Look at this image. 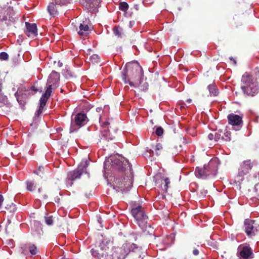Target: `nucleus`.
<instances>
[{
  "mask_svg": "<svg viewBox=\"0 0 259 259\" xmlns=\"http://www.w3.org/2000/svg\"><path fill=\"white\" fill-rule=\"evenodd\" d=\"M48 98H47L44 96H41L39 100V106L44 107L46 106Z\"/></svg>",
  "mask_w": 259,
  "mask_h": 259,
  "instance_id": "f704fd0d",
  "label": "nucleus"
},
{
  "mask_svg": "<svg viewBox=\"0 0 259 259\" xmlns=\"http://www.w3.org/2000/svg\"><path fill=\"white\" fill-rule=\"evenodd\" d=\"M143 76L142 68L137 63H127L122 72V80L132 87L139 86Z\"/></svg>",
  "mask_w": 259,
  "mask_h": 259,
  "instance_id": "f03ea898",
  "label": "nucleus"
},
{
  "mask_svg": "<svg viewBox=\"0 0 259 259\" xmlns=\"http://www.w3.org/2000/svg\"><path fill=\"white\" fill-rule=\"evenodd\" d=\"M25 25L26 27V34L28 36L33 37L37 35V29L36 24L25 22Z\"/></svg>",
  "mask_w": 259,
  "mask_h": 259,
  "instance_id": "2eb2a0df",
  "label": "nucleus"
},
{
  "mask_svg": "<svg viewBox=\"0 0 259 259\" xmlns=\"http://www.w3.org/2000/svg\"><path fill=\"white\" fill-rule=\"evenodd\" d=\"M44 108V107H41L40 106H39V109L36 111V115L37 116H39L41 114V113L42 112Z\"/></svg>",
  "mask_w": 259,
  "mask_h": 259,
  "instance_id": "79ce46f5",
  "label": "nucleus"
},
{
  "mask_svg": "<svg viewBox=\"0 0 259 259\" xmlns=\"http://www.w3.org/2000/svg\"><path fill=\"white\" fill-rule=\"evenodd\" d=\"M111 167L113 168L123 171L125 176L123 179L120 178L115 179L113 184L114 188H117V191H128L132 187L134 181V175L132 169V166L128 161L123 159L120 160L115 156L110 158Z\"/></svg>",
  "mask_w": 259,
  "mask_h": 259,
  "instance_id": "f257e3e1",
  "label": "nucleus"
},
{
  "mask_svg": "<svg viewBox=\"0 0 259 259\" xmlns=\"http://www.w3.org/2000/svg\"><path fill=\"white\" fill-rule=\"evenodd\" d=\"M6 208L9 210L10 212L13 211L16 209V206L13 203L11 202L10 204H7L5 207Z\"/></svg>",
  "mask_w": 259,
  "mask_h": 259,
  "instance_id": "e433bc0d",
  "label": "nucleus"
},
{
  "mask_svg": "<svg viewBox=\"0 0 259 259\" xmlns=\"http://www.w3.org/2000/svg\"><path fill=\"white\" fill-rule=\"evenodd\" d=\"M102 136L100 137V139L99 140L100 143H102L103 144H105L106 141L108 142L109 140H112L113 138L111 137L110 136V134L108 129L104 130L102 132L101 134Z\"/></svg>",
  "mask_w": 259,
  "mask_h": 259,
  "instance_id": "6ab92c4d",
  "label": "nucleus"
},
{
  "mask_svg": "<svg viewBox=\"0 0 259 259\" xmlns=\"http://www.w3.org/2000/svg\"><path fill=\"white\" fill-rule=\"evenodd\" d=\"M3 89V84L2 83L1 80H0V92H2Z\"/></svg>",
  "mask_w": 259,
  "mask_h": 259,
  "instance_id": "09e8293b",
  "label": "nucleus"
},
{
  "mask_svg": "<svg viewBox=\"0 0 259 259\" xmlns=\"http://www.w3.org/2000/svg\"><path fill=\"white\" fill-rule=\"evenodd\" d=\"M138 225L144 232L150 235L153 234V229L151 227V225L147 223V220L143 222L142 225L138 224Z\"/></svg>",
  "mask_w": 259,
  "mask_h": 259,
  "instance_id": "a211bd4d",
  "label": "nucleus"
},
{
  "mask_svg": "<svg viewBox=\"0 0 259 259\" xmlns=\"http://www.w3.org/2000/svg\"><path fill=\"white\" fill-rule=\"evenodd\" d=\"M60 80V74L59 73L53 71L50 74L47 82L49 84H53V87L56 88Z\"/></svg>",
  "mask_w": 259,
  "mask_h": 259,
  "instance_id": "dca6fc26",
  "label": "nucleus"
},
{
  "mask_svg": "<svg viewBox=\"0 0 259 259\" xmlns=\"http://www.w3.org/2000/svg\"><path fill=\"white\" fill-rule=\"evenodd\" d=\"M34 173L40 177H42L45 173V168L43 166H40L37 169L34 171Z\"/></svg>",
  "mask_w": 259,
  "mask_h": 259,
  "instance_id": "2f4dec72",
  "label": "nucleus"
},
{
  "mask_svg": "<svg viewBox=\"0 0 259 259\" xmlns=\"http://www.w3.org/2000/svg\"><path fill=\"white\" fill-rule=\"evenodd\" d=\"M208 89L210 96H217L219 95V91L217 86L214 84H209Z\"/></svg>",
  "mask_w": 259,
  "mask_h": 259,
  "instance_id": "b1692460",
  "label": "nucleus"
},
{
  "mask_svg": "<svg viewBox=\"0 0 259 259\" xmlns=\"http://www.w3.org/2000/svg\"><path fill=\"white\" fill-rule=\"evenodd\" d=\"M88 121L87 115L83 113H79L76 114L74 118V123L80 127L84 125Z\"/></svg>",
  "mask_w": 259,
  "mask_h": 259,
  "instance_id": "f3484780",
  "label": "nucleus"
},
{
  "mask_svg": "<svg viewBox=\"0 0 259 259\" xmlns=\"http://www.w3.org/2000/svg\"><path fill=\"white\" fill-rule=\"evenodd\" d=\"M89 20L85 19V21H83L80 23L79 26V30L76 28L77 33L80 36H87L91 32V30L89 26Z\"/></svg>",
  "mask_w": 259,
  "mask_h": 259,
  "instance_id": "ddd939ff",
  "label": "nucleus"
},
{
  "mask_svg": "<svg viewBox=\"0 0 259 259\" xmlns=\"http://www.w3.org/2000/svg\"><path fill=\"white\" fill-rule=\"evenodd\" d=\"M98 4L99 3L95 2V0H85L83 6L88 11H90L92 9L96 8Z\"/></svg>",
  "mask_w": 259,
  "mask_h": 259,
  "instance_id": "412c9836",
  "label": "nucleus"
},
{
  "mask_svg": "<svg viewBox=\"0 0 259 259\" xmlns=\"http://www.w3.org/2000/svg\"><path fill=\"white\" fill-rule=\"evenodd\" d=\"M132 209L131 213L133 217L135 218L137 223L138 224L142 225V222L146 221L148 217L145 213L144 208L142 206L136 203L135 202L131 204Z\"/></svg>",
  "mask_w": 259,
  "mask_h": 259,
  "instance_id": "0eeeda50",
  "label": "nucleus"
},
{
  "mask_svg": "<svg viewBox=\"0 0 259 259\" xmlns=\"http://www.w3.org/2000/svg\"><path fill=\"white\" fill-rule=\"evenodd\" d=\"M90 59L93 63H97L100 62V57L97 54H93L90 57Z\"/></svg>",
  "mask_w": 259,
  "mask_h": 259,
  "instance_id": "7c9ffc66",
  "label": "nucleus"
},
{
  "mask_svg": "<svg viewBox=\"0 0 259 259\" xmlns=\"http://www.w3.org/2000/svg\"><path fill=\"white\" fill-rule=\"evenodd\" d=\"M113 32L115 35L118 37H122L123 33H122V29L120 27H114Z\"/></svg>",
  "mask_w": 259,
  "mask_h": 259,
  "instance_id": "a878e982",
  "label": "nucleus"
},
{
  "mask_svg": "<svg viewBox=\"0 0 259 259\" xmlns=\"http://www.w3.org/2000/svg\"><path fill=\"white\" fill-rule=\"evenodd\" d=\"M227 118L230 124L236 127V130H238L242 127L243 121L241 116L231 113L228 115Z\"/></svg>",
  "mask_w": 259,
  "mask_h": 259,
  "instance_id": "9b49d317",
  "label": "nucleus"
},
{
  "mask_svg": "<svg viewBox=\"0 0 259 259\" xmlns=\"http://www.w3.org/2000/svg\"><path fill=\"white\" fill-rule=\"evenodd\" d=\"M208 138L209 139V140H214V135H213V134L212 133H210L208 135Z\"/></svg>",
  "mask_w": 259,
  "mask_h": 259,
  "instance_id": "c03bdc74",
  "label": "nucleus"
},
{
  "mask_svg": "<svg viewBox=\"0 0 259 259\" xmlns=\"http://www.w3.org/2000/svg\"><path fill=\"white\" fill-rule=\"evenodd\" d=\"M89 165V161L87 159L82 160L75 170L69 171L66 179V185L72 186L74 181L80 179L83 173H87V168Z\"/></svg>",
  "mask_w": 259,
  "mask_h": 259,
  "instance_id": "423d86ee",
  "label": "nucleus"
},
{
  "mask_svg": "<svg viewBox=\"0 0 259 259\" xmlns=\"http://www.w3.org/2000/svg\"><path fill=\"white\" fill-rule=\"evenodd\" d=\"M3 201L4 197L2 195L0 194V207L2 206Z\"/></svg>",
  "mask_w": 259,
  "mask_h": 259,
  "instance_id": "49530a36",
  "label": "nucleus"
},
{
  "mask_svg": "<svg viewBox=\"0 0 259 259\" xmlns=\"http://www.w3.org/2000/svg\"><path fill=\"white\" fill-rule=\"evenodd\" d=\"M28 249L32 255H35L38 252L37 247L34 245H30Z\"/></svg>",
  "mask_w": 259,
  "mask_h": 259,
  "instance_id": "473e14b6",
  "label": "nucleus"
},
{
  "mask_svg": "<svg viewBox=\"0 0 259 259\" xmlns=\"http://www.w3.org/2000/svg\"><path fill=\"white\" fill-rule=\"evenodd\" d=\"M240 249V255L243 259H249L253 257L252 249L249 246H239Z\"/></svg>",
  "mask_w": 259,
  "mask_h": 259,
  "instance_id": "4468645a",
  "label": "nucleus"
},
{
  "mask_svg": "<svg viewBox=\"0 0 259 259\" xmlns=\"http://www.w3.org/2000/svg\"><path fill=\"white\" fill-rule=\"evenodd\" d=\"M155 133L158 136H162L163 134V128L161 126L158 127L156 130Z\"/></svg>",
  "mask_w": 259,
  "mask_h": 259,
  "instance_id": "ea45409f",
  "label": "nucleus"
},
{
  "mask_svg": "<svg viewBox=\"0 0 259 259\" xmlns=\"http://www.w3.org/2000/svg\"><path fill=\"white\" fill-rule=\"evenodd\" d=\"M145 84H146V89H147L148 84H147V83L146 82L145 83Z\"/></svg>",
  "mask_w": 259,
  "mask_h": 259,
  "instance_id": "864d4df0",
  "label": "nucleus"
},
{
  "mask_svg": "<svg viewBox=\"0 0 259 259\" xmlns=\"http://www.w3.org/2000/svg\"><path fill=\"white\" fill-rule=\"evenodd\" d=\"M223 131L222 130H219L218 132H215L214 134V141H223Z\"/></svg>",
  "mask_w": 259,
  "mask_h": 259,
  "instance_id": "c85d7f7f",
  "label": "nucleus"
},
{
  "mask_svg": "<svg viewBox=\"0 0 259 259\" xmlns=\"http://www.w3.org/2000/svg\"><path fill=\"white\" fill-rule=\"evenodd\" d=\"M31 90L34 91H37V90L35 88V87L34 86L31 87Z\"/></svg>",
  "mask_w": 259,
  "mask_h": 259,
  "instance_id": "8fccbe9b",
  "label": "nucleus"
},
{
  "mask_svg": "<svg viewBox=\"0 0 259 259\" xmlns=\"http://www.w3.org/2000/svg\"><path fill=\"white\" fill-rule=\"evenodd\" d=\"M219 163L218 159H211L207 164H204L202 167H197L196 176L200 178H205L212 175H215L218 169Z\"/></svg>",
  "mask_w": 259,
  "mask_h": 259,
  "instance_id": "39448f33",
  "label": "nucleus"
},
{
  "mask_svg": "<svg viewBox=\"0 0 259 259\" xmlns=\"http://www.w3.org/2000/svg\"><path fill=\"white\" fill-rule=\"evenodd\" d=\"M187 101H188L189 103H191V101H192V100H191V99H188V100H187Z\"/></svg>",
  "mask_w": 259,
  "mask_h": 259,
  "instance_id": "603ef678",
  "label": "nucleus"
},
{
  "mask_svg": "<svg viewBox=\"0 0 259 259\" xmlns=\"http://www.w3.org/2000/svg\"><path fill=\"white\" fill-rule=\"evenodd\" d=\"M257 175H258V179H259V172L258 173Z\"/></svg>",
  "mask_w": 259,
  "mask_h": 259,
  "instance_id": "5fc2aeb1",
  "label": "nucleus"
},
{
  "mask_svg": "<svg viewBox=\"0 0 259 259\" xmlns=\"http://www.w3.org/2000/svg\"><path fill=\"white\" fill-rule=\"evenodd\" d=\"M255 164V162L254 161H251L250 159L244 160L241 163L239 168L238 175L242 177L249 174L250 170Z\"/></svg>",
  "mask_w": 259,
  "mask_h": 259,
  "instance_id": "9d476101",
  "label": "nucleus"
},
{
  "mask_svg": "<svg viewBox=\"0 0 259 259\" xmlns=\"http://www.w3.org/2000/svg\"><path fill=\"white\" fill-rule=\"evenodd\" d=\"M38 193H39L40 194H41V196H40V197L41 198H43V199H47L48 198V196L46 194H41V192H42V189L40 188H39L38 189Z\"/></svg>",
  "mask_w": 259,
  "mask_h": 259,
  "instance_id": "a19ab883",
  "label": "nucleus"
},
{
  "mask_svg": "<svg viewBox=\"0 0 259 259\" xmlns=\"http://www.w3.org/2000/svg\"><path fill=\"white\" fill-rule=\"evenodd\" d=\"M9 58L8 54L5 52L0 53V59L2 60H7Z\"/></svg>",
  "mask_w": 259,
  "mask_h": 259,
  "instance_id": "4c0bfd02",
  "label": "nucleus"
},
{
  "mask_svg": "<svg viewBox=\"0 0 259 259\" xmlns=\"http://www.w3.org/2000/svg\"><path fill=\"white\" fill-rule=\"evenodd\" d=\"M26 189L28 191L32 192L35 190L36 188V184L32 181H27L26 182Z\"/></svg>",
  "mask_w": 259,
  "mask_h": 259,
  "instance_id": "393cba45",
  "label": "nucleus"
},
{
  "mask_svg": "<svg viewBox=\"0 0 259 259\" xmlns=\"http://www.w3.org/2000/svg\"><path fill=\"white\" fill-rule=\"evenodd\" d=\"M193 253L194 255H198L199 253V251L198 249H194L193 250Z\"/></svg>",
  "mask_w": 259,
  "mask_h": 259,
  "instance_id": "a18cd8bd",
  "label": "nucleus"
},
{
  "mask_svg": "<svg viewBox=\"0 0 259 259\" xmlns=\"http://www.w3.org/2000/svg\"><path fill=\"white\" fill-rule=\"evenodd\" d=\"M231 140V132L226 130L224 132H223V141H230Z\"/></svg>",
  "mask_w": 259,
  "mask_h": 259,
  "instance_id": "cd10ccee",
  "label": "nucleus"
},
{
  "mask_svg": "<svg viewBox=\"0 0 259 259\" xmlns=\"http://www.w3.org/2000/svg\"><path fill=\"white\" fill-rule=\"evenodd\" d=\"M101 110V108H97V111L100 112Z\"/></svg>",
  "mask_w": 259,
  "mask_h": 259,
  "instance_id": "3c124183",
  "label": "nucleus"
},
{
  "mask_svg": "<svg viewBox=\"0 0 259 259\" xmlns=\"http://www.w3.org/2000/svg\"><path fill=\"white\" fill-rule=\"evenodd\" d=\"M129 247V243H124L121 247L115 248L112 254L109 256V259H125L129 253L126 248Z\"/></svg>",
  "mask_w": 259,
  "mask_h": 259,
  "instance_id": "6e6552de",
  "label": "nucleus"
},
{
  "mask_svg": "<svg viewBox=\"0 0 259 259\" xmlns=\"http://www.w3.org/2000/svg\"><path fill=\"white\" fill-rule=\"evenodd\" d=\"M109 122L108 121H106L103 123V128H106L107 127V126L109 124Z\"/></svg>",
  "mask_w": 259,
  "mask_h": 259,
  "instance_id": "de8ad7c7",
  "label": "nucleus"
},
{
  "mask_svg": "<svg viewBox=\"0 0 259 259\" xmlns=\"http://www.w3.org/2000/svg\"><path fill=\"white\" fill-rule=\"evenodd\" d=\"M53 88H54V87H53V84H49L46 91L42 96L49 99L51 95Z\"/></svg>",
  "mask_w": 259,
  "mask_h": 259,
  "instance_id": "bb28decb",
  "label": "nucleus"
},
{
  "mask_svg": "<svg viewBox=\"0 0 259 259\" xmlns=\"http://www.w3.org/2000/svg\"><path fill=\"white\" fill-rule=\"evenodd\" d=\"M170 184V181L168 178L165 177L161 179V188L164 193H166L167 192V190Z\"/></svg>",
  "mask_w": 259,
  "mask_h": 259,
  "instance_id": "5701e85b",
  "label": "nucleus"
},
{
  "mask_svg": "<svg viewBox=\"0 0 259 259\" xmlns=\"http://www.w3.org/2000/svg\"><path fill=\"white\" fill-rule=\"evenodd\" d=\"M129 243V247L126 248V249H128V250L129 251V253L131 252V251H133V252H135V249H138V250H140V249L139 248L138 246L137 245V244H135V243H132V244H130V243Z\"/></svg>",
  "mask_w": 259,
  "mask_h": 259,
  "instance_id": "72a5a7b5",
  "label": "nucleus"
},
{
  "mask_svg": "<svg viewBox=\"0 0 259 259\" xmlns=\"http://www.w3.org/2000/svg\"><path fill=\"white\" fill-rule=\"evenodd\" d=\"M254 190L257 193V196L259 199V183L256 184L254 187Z\"/></svg>",
  "mask_w": 259,
  "mask_h": 259,
  "instance_id": "37998d69",
  "label": "nucleus"
},
{
  "mask_svg": "<svg viewBox=\"0 0 259 259\" xmlns=\"http://www.w3.org/2000/svg\"><path fill=\"white\" fill-rule=\"evenodd\" d=\"M7 96L4 95L2 92H0V103H5L7 102Z\"/></svg>",
  "mask_w": 259,
  "mask_h": 259,
  "instance_id": "58836bf2",
  "label": "nucleus"
},
{
  "mask_svg": "<svg viewBox=\"0 0 259 259\" xmlns=\"http://www.w3.org/2000/svg\"><path fill=\"white\" fill-rule=\"evenodd\" d=\"M45 222L48 225H52L53 223V216L45 217Z\"/></svg>",
  "mask_w": 259,
  "mask_h": 259,
  "instance_id": "c9c22d12",
  "label": "nucleus"
},
{
  "mask_svg": "<svg viewBox=\"0 0 259 259\" xmlns=\"http://www.w3.org/2000/svg\"><path fill=\"white\" fill-rule=\"evenodd\" d=\"M152 148H153L154 150L149 149V150H147L150 155L153 154L154 151H155V154L157 156L160 155L162 150V146L160 143H156L155 145H153Z\"/></svg>",
  "mask_w": 259,
  "mask_h": 259,
  "instance_id": "aec40b11",
  "label": "nucleus"
},
{
  "mask_svg": "<svg viewBox=\"0 0 259 259\" xmlns=\"http://www.w3.org/2000/svg\"><path fill=\"white\" fill-rule=\"evenodd\" d=\"M12 19V17L9 15L8 11L3 10L0 12V20L1 21H6V24L7 25L9 24L7 21H11Z\"/></svg>",
  "mask_w": 259,
  "mask_h": 259,
  "instance_id": "4be33fe9",
  "label": "nucleus"
},
{
  "mask_svg": "<svg viewBox=\"0 0 259 259\" xmlns=\"http://www.w3.org/2000/svg\"><path fill=\"white\" fill-rule=\"evenodd\" d=\"M119 9L122 11L126 12L128 9V5L126 2H121L119 5Z\"/></svg>",
  "mask_w": 259,
  "mask_h": 259,
  "instance_id": "c756f323",
  "label": "nucleus"
},
{
  "mask_svg": "<svg viewBox=\"0 0 259 259\" xmlns=\"http://www.w3.org/2000/svg\"><path fill=\"white\" fill-rule=\"evenodd\" d=\"M55 4L54 3L49 4L48 7V11L52 17H55L58 14L56 5H64L67 3L66 0H55Z\"/></svg>",
  "mask_w": 259,
  "mask_h": 259,
  "instance_id": "f8f14e48",
  "label": "nucleus"
},
{
  "mask_svg": "<svg viewBox=\"0 0 259 259\" xmlns=\"http://www.w3.org/2000/svg\"><path fill=\"white\" fill-rule=\"evenodd\" d=\"M109 245L110 242L105 240L96 242L90 251L92 259H105L108 257L110 251Z\"/></svg>",
  "mask_w": 259,
  "mask_h": 259,
  "instance_id": "20e7f679",
  "label": "nucleus"
},
{
  "mask_svg": "<svg viewBox=\"0 0 259 259\" xmlns=\"http://www.w3.org/2000/svg\"><path fill=\"white\" fill-rule=\"evenodd\" d=\"M245 231L249 237H252L259 231V225L254 220H245L244 221Z\"/></svg>",
  "mask_w": 259,
  "mask_h": 259,
  "instance_id": "1a4fd4ad",
  "label": "nucleus"
},
{
  "mask_svg": "<svg viewBox=\"0 0 259 259\" xmlns=\"http://www.w3.org/2000/svg\"><path fill=\"white\" fill-rule=\"evenodd\" d=\"M259 70L257 68L251 73L245 72L241 80V89L244 94L249 96H254L259 91Z\"/></svg>",
  "mask_w": 259,
  "mask_h": 259,
  "instance_id": "7ed1b4c3",
  "label": "nucleus"
}]
</instances>
